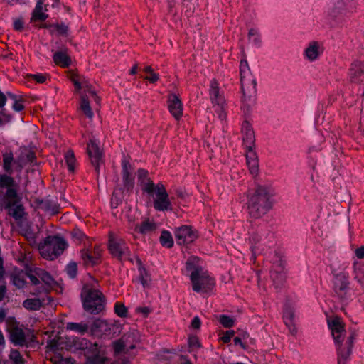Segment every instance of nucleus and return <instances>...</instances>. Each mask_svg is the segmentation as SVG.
Segmentation results:
<instances>
[{"label":"nucleus","instance_id":"43","mask_svg":"<svg viewBox=\"0 0 364 364\" xmlns=\"http://www.w3.org/2000/svg\"><path fill=\"white\" fill-rule=\"evenodd\" d=\"M125 338H120L113 343V348L114 353L117 354L127 351V346H125Z\"/></svg>","mask_w":364,"mask_h":364},{"label":"nucleus","instance_id":"24","mask_svg":"<svg viewBox=\"0 0 364 364\" xmlns=\"http://www.w3.org/2000/svg\"><path fill=\"white\" fill-rule=\"evenodd\" d=\"M321 53L319 44L316 41L311 42L304 51L305 57L310 61L316 60Z\"/></svg>","mask_w":364,"mask_h":364},{"label":"nucleus","instance_id":"42","mask_svg":"<svg viewBox=\"0 0 364 364\" xmlns=\"http://www.w3.org/2000/svg\"><path fill=\"white\" fill-rule=\"evenodd\" d=\"M71 236L73 240L77 243H81L87 239L85 233L78 228H74L72 230Z\"/></svg>","mask_w":364,"mask_h":364},{"label":"nucleus","instance_id":"53","mask_svg":"<svg viewBox=\"0 0 364 364\" xmlns=\"http://www.w3.org/2000/svg\"><path fill=\"white\" fill-rule=\"evenodd\" d=\"M343 5L348 11H355L358 7V3L355 0H344Z\"/></svg>","mask_w":364,"mask_h":364},{"label":"nucleus","instance_id":"35","mask_svg":"<svg viewBox=\"0 0 364 364\" xmlns=\"http://www.w3.org/2000/svg\"><path fill=\"white\" fill-rule=\"evenodd\" d=\"M136 334L134 332H128L124 334L121 338H125V346H127V351L132 350L136 347L135 342Z\"/></svg>","mask_w":364,"mask_h":364},{"label":"nucleus","instance_id":"18","mask_svg":"<svg viewBox=\"0 0 364 364\" xmlns=\"http://www.w3.org/2000/svg\"><path fill=\"white\" fill-rule=\"evenodd\" d=\"M122 178L124 188L127 191L132 190L134 185V178L131 164L125 160L122 161Z\"/></svg>","mask_w":364,"mask_h":364},{"label":"nucleus","instance_id":"3","mask_svg":"<svg viewBox=\"0 0 364 364\" xmlns=\"http://www.w3.org/2000/svg\"><path fill=\"white\" fill-rule=\"evenodd\" d=\"M328 326L331 330V334L337 345L338 364H346L349 360L354 341V336L350 335L345 340L344 324L338 317H334L328 321Z\"/></svg>","mask_w":364,"mask_h":364},{"label":"nucleus","instance_id":"36","mask_svg":"<svg viewBox=\"0 0 364 364\" xmlns=\"http://www.w3.org/2000/svg\"><path fill=\"white\" fill-rule=\"evenodd\" d=\"M160 242L164 247L168 248L171 247L173 245V240L171 234L166 230L162 231L160 236Z\"/></svg>","mask_w":364,"mask_h":364},{"label":"nucleus","instance_id":"46","mask_svg":"<svg viewBox=\"0 0 364 364\" xmlns=\"http://www.w3.org/2000/svg\"><path fill=\"white\" fill-rule=\"evenodd\" d=\"M8 95L14 101L12 107L15 111L20 112L24 109V105L21 100H17L16 95L9 92L8 93Z\"/></svg>","mask_w":364,"mask_h":364},{"label":"nucleus","instance_id":"44","mask_svg":"<svg viewBox=\"0 0 364 364\" xmlns=\"http://www.w3.org/2000/svg\"><path fill=\"white\" fill-rule=\"evenodd\" d=\"M114 312L115 314L121 317L125 318L127 316V309L125 306L120 302H117L114 305Z\"/></svg>","mask_w":364,"mask_h":364},{"label":"nucleus","instance_id":"20","mask_svg":"<svg viewBox=\"0 0 364 364\" xmlns=\"http://www.w3.org/2000/svg\"><path fill=\"white\" fill-rule=\"evenodd\" d=\"M242 133L245 147H252L255 144V134L251 124L245 121L242 125Z\"/></svg>","mask_w":364,"mask_h":364},{"label":"nucleus","instance_id":"8","mask_svg":"<svg viewBox=\"0 0 364 364\" xmlns=\"http://www.w3.org/2000/svg\"><path fill=\"white\" fill-rule=\"evenodd\" d=\"M251 250L254 255L264 253L274 242V234L267 230L253 232L250 237Z\"/></svg>","mask_w":364,"mask_h":364},{"label":"nucleus","instance_id":"54","mask_svg":"<svg viewBox=\"0 0 364 364\" xmlns=\"http://www.w3.org/2000/svg\"><path fill=\"white\" fill-rule=\"evenodd\" d=\"M249 38H253L252 41L256 45H259L261 43V38L259 35L257 30L251 28L248 33Z\"/></svg>","mask_w":364,"mask_h":364},{"label":"nucleus","instance_id":"13","mask_svg":"<svg viewBox=\"0 0 364 364\" xmlns=\"http://www.w3.org/2000/svg\"><path fill=\"white\" fill-rule=\"evenodd\" d=\"M174 235L178 245L191 243L198 237L197 232L188 225H182L176 228Z\"/></svg>","mask_w":364,"mask_h":364},{"label":"nucleus","instance_id":"17","mask_svg":"<svg viewBox=\"0 0 364 364\" xmlns=\"http://www.w3.org/2000/svg\"><path fill=\"white\" fill-rule=\"evenodd\" d=\"M168 109L171 115L176 119L179 120L183 113V104L178 95L174 93H170L168 95Z\"/></svg>","mask_w":364,"mask_h":364},{"label":"nucleus","instance_id":"19","mask_svg":"<svg viewBox=\"0 0 364 364\" xmlns=\"http://www.w3.org/2000/svg\"><path fill=\"white\" fill-rule=\"evenodd\" d=\"M43 0H38L34 9L32 11L31 21H44L48 18L46 13L48 11L47 5L43 6Z\"/></svg>","mask_w":364,"mask_h":364},{"label":"nucleus","instance_id":"32","mask_svg":"<svg viewBox=\"0 0 364 364\" xmlns=\"http://www.w3.org/2000/svg\"><path fill=\"white\" fill-rule=\"evenodd\" d=\"M14 156L11 151L5 152L3 154V167L6 172L12 173L11 165L14 162Z\"/></svg>","mask_w":364,"mask_h":364},{"label":"nucleus","instance_id":"51","mask_svg":"<svg viewBox=\"0 0 364 364\" xmlns=\"http://www.w3.org/2000/svg\"><path fill=\"white\" fill-rule=\"evenodd\" d=\"M28 78L34 80L38 83H43L47 79V75L38 73V74H30L28 75Z\"/></svg>","mask_w":364,"mask_h":364},{"label":"nucleus","instance_id":"33","mask_svg":"<svg viewBox=\"0 0 364 364\" xmlns=\"http://www.w3.org/2000/svg\"><path fill=\"white\" fill-rule=\"evenodd\" d=\"M42 305V301L39 299H27L23 303V307L32 311L38 310Z\"/></svg>","mask_w":364,"mask_h":364},{"label":"nucleus","instance_id":"61","mask_svg":"<svg viewBox=\"0 0 364 364\" xmlns=\"http://www.w3.org/2000/svg\"><path fill=\"white\" fill-rule=\"evenodd\" d=\"M355 255L359 259H363L364 257V246H362L360 248L356 249Z\"/></svg>","mask_w":364,"mask_h":364},{"label":"nucleus","instance_id":"1","mask_svg":"<svg viewBox=\"0 0 364 364\" xmlns=\"http://www.w3.org/2000/svg\"><path fill=\"white\" fill-rule=\"evenodd\" d=\"M137 178L142 192L153 198V206L156 210H173L168 194L162 183L155 184L149 176V172L143 168L138 170Z\"/></svg>","mask_w":364,"mask_h":364},{"label":"nucleus","instance_id":"16","mask_svg":"<svg viewBox=\"0 0 364 364\" xmlns=\"http://www.w3.org/2000/svg\"><path fill=\"white\" fill-rule=\"evenodd\" d=\"M348 79L350 82L355 84H361L364 82V61L356 60L350 65Z\"/></svg>","mask_w":364,"mask_h":364},{"label":"nucleus","instance_id":"39","mask_svg":"<svg viewBox=\"0 0 364 364\" xmlns=\"http://www.w3.org/2000/svg\"><path fill=\"white\" fill-rule=\"evenodd\" d=\"M65 163L68 166V168L70 172H73L75 171V165L76 162V159L74 155V153L72 150H68L65 154Z\"/></svg>","mask_w":364,"mask_h":364},{"label":"nucleus","instance_id":"14","mask_svg":"<svg viewBox=\"0 0 364 364\" xmlns=\"http://www.w3.org/2000/svg\"><path fill=\"white\" fill-rule=\"evenodd\" d=\"M102 249L95 245L93 249L84 248L80 251V257L85 266H94L100 262Z\"/></svg>","mask_w":364,"mask_h":364},{"label":"nucleus","instance_id":"27","mask_svg":"<svg viewBox=\"0 0 364 364\" xmlns=\"http://www.w3.org/2000/svg\"><path fill=\"white\" fill-rule=\"evenodd\" d=\"M294 312L290 309L287 308L285 309L283 315V319L285 325L288 327L291 334H295L296 329L294 323Z\"/></svg>","mask_w":364,"mask_h":364},{"label":"nucleus","instance_id":"60","mask_svg":"<svg viewBox=\"0 0 364 364\" xmlns=\"http://www.w3.org/2000/svg\"><path fill=\"white\" fill-rule=\"evenodd\" d=\"M14 27L16 31H21L23 28V23L21 20H16L14 23Z\"/></svg>","mask_w":364,"mask_h":364},{"label":"nucleus","instance_id":"45","mask_svg":"<svg viewBox=\"0 0 364 364\" xmlns=\"http://www.w3.org/2000/svg\"><path fill=\"white\" fill-rule=\"evenodd\" d=\"M219 321L225 328H230L234 326L233 318L227 315H220Z\"/></svg>","mask_w":364,"mask_h":364},{"label":"nucleus","instance_id":"6","mask_svg":"<svg viewBox=\"0 0 364 364\" xmlns=\"http://www.w3.org/2000/svg\"><path fill=\"white\" fill-rule=\"evenodd\" d=\"M67 247L65 240L58 236H48L39 246L41 256L47 259L53 260L60 255Z\"/></svg>","mask_w":364,"mask_h":364},{"label":"nucleus","instance_id":"37","mask_svg":"<svg viewBox=\"0 0 364 364\" xmlns=\"http://www.w3.org/2000/svg\"><path fill=\"white\" fill-rule=\"evenodd\" d=\"M18 189V185L16 184V186H12L11 188H6V191L5 193V198L9 200V203H15L18 199L17 191Z\"/></svg>","mask_w":364,"mask_h":364},{"label":"nucleus","instance_id":"40","mask_svg":"<svg viewBox=\"0 0 364 364\" xmlns=\"http://www.w3.org/2000/svg\"><path fill=\"white\" fill-rule=\"evenodd\" d=\"M271 277L277 288L279 287L284 284L286 278L284 272H279L277 271H272L271 272Z\"/></svg>","mask_w":364,"mask_h":364},{"label":"nucleus","instance_id":"57","mask_svg":"<svg viewBox=\"0 0 364 364\" xmlns=\"http://www.w3.org/2000/svg\"><path fill=\"white\" fill-rule=\"evenodd\" d=\"M201 322L198 316H195L191 323V327L193 329H199L200 328Z\"/></svg>","mask_w":364,"mask_h":364},{"label":"nucleus","instance_id":"30","mask_svg":"<svg viewBox=\"0 0 364 364\" xmlns=\"http://www.w3.org/2000/svg\"><path fill=\"white\" fill-rule=\"evenodd\" d=\"M80 109L89 119H92L93 112L90 106L89 95L87 94H82L80 97Z\"/></svg>","mask_w":364,"mask_h":364},{"label":"nucleus","instance_id":"55","mask_svg":"<svg viewBox=\"0 0 364 364\" xmlns=\"http://www.w3.org/2000/svg\"><path fill=\"white\" fill-rule=\"evenodd\" d=\"M140 281L144 287H147L149 284L150 277L144 269L140 270Z\"/></svg>","mask_w":364,"mask_h":364},{"label":"nucleus","instance_id":"50","mask_svg":"<svg viewBox=\"0 0 364 364\" xmlns=\"http://www.w3.org/2000/svg\"><path fill=\"white\" fill-rule=\"evenodd\" d=\"M66 272L70 278H75L77 272V264L75 262L69 263L66 267Z\"/></svg>","mask_w":364,"mask_h":364},{"label":"nucleus","instance_id":"22","mask_svg":"<svg viewBox=\"0 0 364 364\" xmlns=\"http://www.w3.org/2000/svg\"><path fill=\"white\" fill-rule=\"evenodd\" d=\"M246 149V159L247 165L249 167V170L252 175H256L258 172V159L256 153L253 151V146Z\"/></svg>","mask_w":364,"mask_h":364},{"label":"nucleus","instance_id":"11","mask_svg":"<svg viewBox=\"0 0 364 364\" xmlns=\"http://www.w3.org/2000/svg\"><path fill=\"white\" fill-rule=\"evenodd\" d=\"M108 248L114 257L121 260L128 259L131 255L125 240L112 232L109 233Z\"/></svg>","mask_w":364,"mask_h":364},{"label":"nucleus","instance_id":"41","mask_svg":"<svg viewBox=\"0 0 364 364\" xmlns=\"http://www.w3.org/2000/svg\"><path fill=\"white\" fill-rule=\"evenodd\" d=\"M354 273L355 279L359 282L363 283L364 282V264L362 263H355Z\"/></svg>","mask_w":364,"mask_h":364},{"label":"nucleus","instance_id":"10","mask_svg":"<svg viewBox=\"0 0 364 364\" xmlns=\"http://www.w3.org/2000/svg\"><path fill=\"white\" fill-rule=\"evenodd\" d=\"M76 348L82 349L86 356L85 364H103L105 358L100 355V348L97 343H92L82 338L73 339Z\"/></svg>","mask_w":364,"mask_h":364},{"label":"nucleus","instance_id":"38","mask_svg":"<svg viewBox=\"0 0 364 364\" xmlns=\"http://www.w3.org/2000/svg\"><path fill=\"white\" fill-rule=\"evenodd\" d=\"M16 184L12 177L6 174L0 175V188H9L12 186H16Z\"/></svg>","mask_w":364,"mask_h":364},{"label":"nucleus","instance_id":"63","mask_svg":"<svg viewBox=\"0 0 364 364\" xmlns=\"http://www.w3.org/2000/svg\"><path fill=\"white\" fill-rule=\"evenodd\" d=\"M233 341H234L235 345H236V346L239 345V346H240L243 349H245V344L242 342V340H241V338H240V337H238V336L235 337V338H234Z\"/></svg>","mask_w":364,"mask_h":364},{"label":"nucleus","instance_id":"52","mask_svg":"<svg viewBox=\"0 0 364 364\" xmlns=\"http://www.w3.org/2000/svg\"><path fill=\"white\" fill-rule=\"evenodd\" d=\"M9 358L16 364H20L23 362L22 356L21 355L19 351L17 350H11L10 352Z\"/></svg>","mask_w":364,"mask_h":364},{"label":"nucleus","instance_id":"58","mask_svg":"<svg viewBox=\"0 0 364 364\" xmlns=\"http://www.w3.org/2000/svg\"><path fill=\"white\" fill-rule=\"evenodd\" d=\"M144 79L149 80L151 83H155L156 82H157L159 80V74H157L154 72H152L151 73L149 74V76L145 77Z\"/></svg>","mask_w":364,"mask_h":364},{"label":"nucleus","instance_id":"59","mask_svg":"<svg viewBox=\"0 0 364 364\" xmlns=\"http://www.w3.org/2000/svg\"><path fill=\"white\" fill-rule=\"evenodd\" d=\"M55 30L60 33V34H65L68 31V26L64 24H56L53 26Z\"/></svg>","mask_w":364,"mask_h":364},{"label":"nucleus","instance_id":"15","mask_svg":"<svg viewBox=\"0 0 364 364\" xmlns=\"http://www.w3.org/2000/svg\"><path fill=\"white\" fill-rule=\"evenodd\" d=\"M87 151L91 164L95 168L97 173H99L100 164H103V154L94 139H90L87 145Z\"/></svg>","mask_w":364,"mask_h":364},{"label":"nucleus","instance_id":"29","mask_svg":"<svg viewBox=\"0 0 364 364\" xmlns=\"http://www.w3.org/2000/svg\"><path fill=\"white\" fill-rule=\"evenodd\" d=\"M156 229V224L154 222L146 220L143 221L140 225L136 226L135 230L143 235L149 234Z\"/></svg>","mask_w":364,"mask_h":364},{"label":"nucleus","instance_id":"9","mask_svg":"<svg viewBox=\"0 0 364 364\" xmlns=\"http://www.w3.org/2000/svg\"><path fill=\"white\" fill-rule=\"evenodd\" d=\"M28 277L31 283L36 286V289L33 293L35 295L47 293L53 283V279L49 273L41 268H35L33 270H30Z\"/></svg>","mask_w":364,"mask_h":364},{"label":"nucleus","instance_id":"25","mask_svg":"<svg viewBox=\"0 0 364 364\" xmlns=\"http://www.w3.org/2000/svg\"><path fill=\"white\" fill-rule=\"evenodd\" d=\"M80 85V87L79 88H76L77 90H83V94L87 93L97 103H99L100 97L96 95V92L93 90L92 85L85 77H82Z\"/></svg>","mask_w":364,"mask_h":364},{"label":"nucleus","instance_id":"64","mask_svg":"<svg viewBox=\"0 0 364 364\" xmlns=\"http://www.w3.org/2000/svg\"><path fill=\"white\" fill-rule=\"evenodd\" d=\"M179 364H193V363L186 356L182 355L180 358Z\"/></svg>","mask_w":364,"mask_h":364},{"label":"nucleus","instance_id":"28","mask_svg":"<svg viewBox=\"0 0 364 364\" xmlns=\"http://www.w3.org/2000/svg\"><path fill=\"white\" fill-rule=\"evenodd\" d=\"M28 272L23 271H14L11 274V279L14 286L17 288H23L26 284L25 278L28 277Z\"/></svg>","mask_w":364,"mask_h":364},{"label":"nucleus","instance_id":"5","mask_svg":"<svg viewBox=\"0 0 364 364\" xmlns=\"http://www.w3.org/2000/svg\"><path fill=\"white\" fill-rule=\"evenodd\" d=\"M81 297L85 310L92 314H97L105 309V296L91 285L85 284L83 287Z\"/></svg>","mask_w":364,"mask_h":364},{"label":"nucleus","instance_id":"62","mask_svg":"<svg viewBox=\"0 0 364 364\" xmlns=\"http://www.w3.org/2000/svg\"><path fill=\"white\" fill-rule=\"evenodd\" d=\"M6 288L5 285H0V301H2L6 296Z\"/></svg>","mask_w":364,"mask_h":364},{"label":"nucleus","instance_id":"34","mask_svg":"<svg viewBox=\"0 0 364 364\" xmlns=\"http://www.w3.org/2000/svg\"><path fill=\"white\" fill-rule=\"evenodd\" d=\"M36 159L35 154L32 151H28L25 154H22L21 157L16 161L18 164L21 168L28 163L32 164L34 162Z\"/></svg>","mask_w":364,"mask_h":364},{"label":"nucleus","instance_id":"31","mask_svg":"<svg viewBox=\"0 0 364 364\" xmlns=\"http://www.w3.org/2000/svg\"><path fill=\"white\" fill-rule=\"evenodd\" d=\"M66 329L77 332L80 334H84L87 332L89 326L86 323H73L69 322L66 324Z\"/></svg>","mask_w":364,"mask_h":364},{"label":"nucleus","instance_id":"47","mask_svg":"<svg viewBox=\"0 0 364 364\" xmlns=\"http://www.w3.org/2000/svg\"><path fill=\"white\" fill-rule=\"evenodd\" d=\"M10 214L16 220L21 219L23 215V208L22 205H17L14 208L10 209Z\"/></svg>","mask_w":364,"mask_h":364},{"label":"nucleus","instance_id":"12","mask_svg":"<svg viewBox=\"0 0 364 364\" xmlns=\"http://www.w3.org/2000/svg\"><path fill=\"white\" fill-rule=\"evenodd\" d=\"M333 291L340 297L344 296L349 288L348 273L344 270L333 272Z\"/></svg>","mask_w":364,"mask_h":364},{"label":"nucleus","instance_id":"56","mask_svg":"<svg viewBox=\"0 0 364 364\" xmlns=\"http://www.w3.org/2000/svg\"><path fill=\"white\" fill-rule=\"evenodd\" d=\"M235 334V331L232 330L227 331L225 334L221 337V340L223 343H228L230 341L231 338L233 337Z\"/></svg>","mask_w":364,"mask_h":364},{"label":"nucleus","instance_id":"48","mask_svg":"<svg viewBox=\"0 0 364 364\" xmlns=\"http://www.w3.org/2000/svg\"><path fill=\"white\" fill-rule=\"evenodd\" d=\"M82 76L79 75L74 71L71 70L68 73V78L72 81L75 88H79L80 86V80Z\"/></svg>","mask_w":364,"mask_h":364},{"label":"nucleus","instance_id":"4","mask_svg":"<svg viewBox=\"0 0 364 364\" xmlns=\"http://www.w3.org/2000/svg\"><path fill=\"white\" fill-rule=\"evenodd\" d=\"M270 188L257 186L248 198L247 209L251 218L257 219L267 213L272 207Z\"/></svg>","mask_w":364,"mask_h":364},{"label":"nucleus","instance_id":"21","mask_svg":"<svg viewBox=\"0 0 364 364\" xmlns=\"http://www.w3.org/2000/svg\"><path fill=\"white\" fill-rule=\"evenodd\" d=\"M209 94L212 102L220 106L221 108H223L225 104V100L223 96L220 92L218 83L215 80H212L210 82Z\"/></svg>","mask_w":364,"mask_h":364},{"label":"nucleus","instance_id":"49","mask_svg":"<svg viewBox=\"0 0 364 364\" xmlns=\"http://www.w3.org/2000/svg\"><path fill=\"white\" fill-rule=\"evenodd\" d=\"M188 346L191 350L200 348L201 347L199 339L196 336H191L188 338Z\"/></svg>","mask_w":364,"mask_h":364},{"label":"nucleus","instance_id":"26","mask_svg":"<svg viewBox=\"0 0 364 364\" xmlns=\"http://www.w3.org/2000/svg\"><path fill=\"white\" fill-rule=\"evenodd\" d=\"M54 63L62 67L68 68L71 63V59L65 51H58L53 55Z\"/></svg>","mask_w":364,"mask_h":364},{"label":"nucleus","instance_id":"23","mask_svg":"<svg viewBox=\"0 0 364 364\" xmlns=\"http://www.w3.org/2000/svg\"><path fill=\"white\" fill-rule=\"evenodd\" d=\"M10 340L15 346H23L26 344L25 333L18 327L11 329Z\"/></svg>","mask_w":364,"mask_h":364},{"label":"nucleus","instance_id":"7","mask_svg":"<svg viewBox=\"0 0 364 364\" xmlns=\"http://www.w3.org/2000/svg\"><path fill=\"white\" fill-rule=\"evenodd\" d=\"M240 75L243 101H251L256 96L257 82L256 80L252 77L250 73V68L246 60H242L240 62Z\"/></svg>","mask_w":364,"mask_h":364},{"label":"nucleus","instance_id":"2","mask_svg":"<svg viewBox=\"0 0 364 364\" xmlns=\"http://www.w3.org/2000/svg\"><path fill=\"white\" fill-rule=\"evenodd\" d=\"M186 269L190 272V279L194 291L207 292L215 286L214 279L203 268L201 261L198 257L191 256L187 259Z\"/></svg>","mask_w":364,"mask_h":364}]
</instances>
